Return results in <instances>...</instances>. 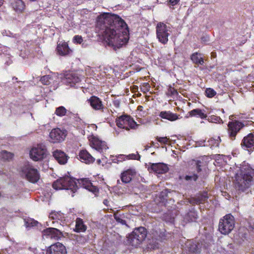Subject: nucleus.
<instances>
[{
	"label": "nucleus",
	"instance_id": "nucleus-1",
	"mask_svg": "<svg viewBox=\"0 0 254 254\" xmlns=\"http://www.w3.org/2000/svg\"><path fill=\"white\" fill-rule=\"evenodd\" d=\"M96 27L108 45L117 49L125 46L129 39V28L120 16L103 13L97 18Z\"/></svg>",
	"mask_w": 254,
	"mask_h": 254
},
{
	"label": "nucleus",
	"instance_id": "nucleus-2",
	"mask_svg": "<svg viewBox=\"0 0 254 254\" xmlns=\"http://www.w3.org/2000/svg\"><path fill=\"white\" fill-rule=\"evenodd\" d=\"M235 188L239 192L248 191L254 184V169L250 164L243 162L235 174L233 181Z\"/></svg>",
	"mask_w": 254,
	"mask_h": 254
},
{
	"label": "nucleus",
	"instance_id": "nucleus-3",
	"mask_svg": "<svg viewBox=\"0 0 254 254\" xmlns=\"http://www.w3.org/2000/svg\"><path fill=\"white\" fill-rule=\"evenodd\" d=\"M147 235V231L145 228H136L127 237V243L129 245L137 248L145 240Z\"/></svg>",
	"mask_w": 254,
	"mask_h": 254
},
{
	"label": "nucleus",
	"instance_id": "nucleus-4",
	"mask_svg": "<svg viewBox=\"0 0 254 254\" xmlns=\"http://www.w3.org/2000/svg\"><path fill=\"white\" fill-rule=\"evenodd\" d=\"M53 188L56 190H70L72 193H74L78 189L77 183L73 179L68 176L60 178L53 184Z\"/></svg>",
	"mask_w": 254,
	"mask_h": 254
},
{
	"label": "nucleus",
	"instance_id": "nucleus-5",
	"mask_svg": "<svg viewBox=\"0 0 254 254\" xmlns=\"http://www.w3.org/2000/svg\"><path fill=\"white\" fill-rule=\"evenodd\" d=\"M235 226V219L231 214H227L221 218L218 225L219 231L223 235L229 234Z\"/></svg>",
	"mask_w": 254,
	"mask_h": 254
},
{
	"label": "nucleus",
	"instance_id": "nucleus-6",
	"mask_svg": "<svg viewBox=\"0 0 254 254\" xmlns=\"http://www.w3.org/2000/svg\"><path fill=\"white\" fill-rule=\"evenodd\" d=\"M116 123L118 127L127 130L136 129L139 126L134 119L128 115H123L118 117L116 120Z\"/></svg>",
	"mask_w": 254,
	"mask_h": 254
},
{
	"label": "nucleus",
	"instance_id": "nucleus-7",
	"mask_svg": "<svg viewBox=\"0 0 254 254\" xmlns=\"http://www.w3.org/2000/svg\"><path fill=\"white\" fill-rule=\"evenodd\" d=\"M244 127V123L240 121L233 120L229 122L227 129L229 138L232 141L235 140L237 135Z\"/></svg>",
	"mask_w": 254,
	"mask_h": 254
},
{
	"label": "nucleus",
	"instance_id": "nucleus-8",
	"mask_svg": "<svg viewBox=\"0 0 254 254\" xmlns=\"http://www.w3.org/2000/svg\"><path fill=\"white\" fill-rule=\"evenodd\" d=\"M170 29V27L163 22H160L156 25V37L159 42L163 45L166 44L168 42Z\"/></svg>",
	"mask_w": 254,
	"mask_h": 254
},
{
	"label": "nucleus",
	"instance_id": "nucleus-9",
	"mask_svg": "<svg viewBox=\"0 0 254 254\" xmlns=\"http://www.w3.org/2000/svg\"><path fill=\"white\" fill-rule=\"evenodd\" d=\"M47 152L46 146L43 144H39L31 149L29 155L30 158L33 161H38L46 157Z\"/></svg>",
	"mask_w": 254,
	"mask_h": 254
},
{
	"label": "nucleus",
	"instance_id": "nucleus-10",
	"mask_svg": "<svg viewBox=\"0 0 254 254\" xmlns=\"http://www.w3.org/2000/svg\"><path fill=\"white\" fill-rule=\"evenodd\" d=\"M21 171L25 175L26 179L32 183H36L40 179L39 171L30 165L24 166Z\"/></svg>",
	"mask_w": 254,
	"mask_h": 254
},
{
	"label": "nucleus",
	"instance_id": "nucleus-11",
	"mask_svg": "<svg viewBox=\"0 0 254 254\" xmlns=\"http://www.w3.org/2000/svg\"><path fill=\"white\" fill-rule=\"evenodd\" d=\"M89 141L92 148L101 153H104L109 149V147L105 141L100 139L95 136L92 135L89 137Z\"/></svg>",
	"mask_w": 254,
	"mask_h": 254
},
{
	"label": "nucleus",
	"instance_id": "nucleus-12",
	"mask_svg": "<svg viewBox=\"0 0 254 254\" xmlns=\"http://www.w3.org/2000/svg\"><path fill=\"white\" fill-rule=\"evenodd\" d=\"M81 81L80 75L76 72H69L65 74L63 82L66 85L74 87Z\"/></svg>",
	"mask_w": 254,
	"mask_h": 254
},
{
	"label": "nucleus",
	"instance_id": "nucleus-13",
	"mask_svg": "<svg viewBox=\"0 0 254 254\" xmlns=\"http://www.w3.org/2000/svg\"><path fill=\"white\" fill-rule=\"evenodd\" d=\"M241 146L249 152L254 150V132L249 133L243 137Z\"/></svg>",
	"mask_w": 254,
	"mask_h": 254
},
{
	"label": "nucleus",
	"instance_id": "nucleus-14",
	"mask_svg": "<svg viewBox=\"0 0 254 254\" xmlns=\"http://www.w3.org/2000/svg\"><path fill=\"white\" fill-rule=\"evenodd\" d=\"M86 102L94 110L103 112L105 106L102 100L98 97L92 95L87 100Z\"/></svg>",
	"mask_w": 254,
	"mask_h": 254
},
{
	"label": "nucleus",
	"instance_id": "nucleus-15",
	"mask_svg": "<svg viewBox=\"0 0 254 254\" xmlns=\"http://www.w3.org/2000/svg\"><path fill=\"white\" fill-rule=\"evenodd\" d=\"M66 135L65 132L60 128H54L50 132V141L53 143L63 141L65 139Z\"/></svg>",
	"mask_w": 254,
	"mask_h": 254
},
{
	"label": "nucleus",
	"instance_id": "nucleus-16",
	"mask_svg": "<svg viewBox=\"0 0 254 254\" xmlns=\"http://www.w3.org/2000/svg\"><path fill=\"white\" fill-rule=\"evenodd\" d=\"M42 235L47 238L59 240L63 237L62 232L60 230L52 227L47 228L42 231Z\"/></svg>",
	"mask_w": 254,
	"mask_h": 254
},
{
	"label": "nucleus",
	"instance_id": "nucleus-17",
	"mask_svg": "<svg viewBox=\"0 0 254 254\" xmlns=\"http://www.w3.org/2000/svg\"><path fill=\"white\" fill-rule=\"evenodd\" d=\"M79 186L92 192L95 196L99 193V189L97 186L93 185L88 178H82L77 180Z\"/></svg>",
	"mask_w": 254,
	"mask_h": 254
},
{
	"label": "nucleus",
	"instance_id": "nucleus-18",
	"mask_svg": "<svg viewBox=\"0 0 254 254\" xmlns=\"http://www.w3.org/2000/svg\"><path fill=\"white\" fill-rule=\"evenodd\" d=\"M46 254H66V250L64 245L57 242L48 248Z\"/></svg>",
	"mask_w": 254,
	"mask_h": 254
},
{
	"label": "nucleus",
	"instance_id": "nucleus-19",
	"mask_svg": "<svg viewBox=\"0 0 254 254\" xmlns=\"http://www.w3.org/2000/svg\"><path fill=\"white\" fill-rule=\"evenodd\" d=\"M56 51L57 54L62 56H66L72 53V50L69 47L68 44L65 41L58 43Z\"/></svg>",
	"mask_w": 254,
	"mask_h": 254
},
{
	"label": "nucleus",
	"instance_id": "nucleus-20",
	"mask_svg": "<svg viewBox=\"0 0 254 254\" xmlns=\"http://www.w3.org/2000/svg\"><path fill=\"white\" fill-rule=\"evenodd\" d=\"M78 159L82 162L87 164L93 163L95 161V158L86 150H81L78 155Z\"/></svg>",
	"mask_w": 254,
	"mask_h": 254
},
{
	"label": "nucleus",
	"instance_id": "nucleus-21",
	"mask_svg": "<svg viewBox=\"0 0 254 254\" xmlns=\"http://www.w3.org/2000/svg\"><path fill=\"white\" fill-rule=\"evenodd\" d=\"M135 175L136 171L134 169H128L121 173L120 178L123 183L127 184L132 180Z\"/></svg>",
	"mask_w": 254,
	"mask_h": 254
},
{
	"label": "nucleus",
	"instance_id": "nucleus-22",
	"mask_svg": "<svg viewBox=\"0 0 254 254\" xmlns=\"http://www.w3.org/2000/svg\"><path fill=\"white\" fill-rule=\"evenodd\" d=\"M150 169L151 171L159 174L166 173L169 170L167 165L163 163H152Z\"/></svg>",
	"mask_w": 254,
	"mask_h": 254
},
{
	"label": "nucleus",
	"instance_id": "nucleus-23",
	"mask_svg": "<svg viewBox=\"0 0 254 254\" xmlns=\"http://www.w3.org/2000/svg\"><path fill=\"white\" fill-rule=\"evenodd\" d=\"M53 156L56 161L61 165L66 164L69 158L64 151L58 149L53 152Z\"/></svg>",
	"mask_w": 254,
	"mask_h": 254
},
{
	"label": "nucleus",
	"instance_id": "nucleus-24",
	"mask_svg": "<svg viewBox=\"0 0 254 254\" xmlns=\"http://www.w3.org/2000/svg\"><path fill=\"white\" fill-rule=\"evenodd\" d=\"M161 118L167 120L171 122L175 121L180 119V115L173 113L170 111H163L159 113L158 115Z\"/></svg>",
	"mask_w": 254,
	"mask_h": 254
},
{
	"label": "nucleus",
	"instance_id": "nucleus-25",
	"mask_svg": "<svg viewBox=\"0 0 254 254\" xmlns=\"http://www.w3.org/2000/svg\"><path fill=\"white\" fill-rule=\"evenodd\" d=\"M192 117H196L201 119H204L207 117V116L206 114L204 113V111L200 109L197 108L193 109L189 112L187 115L185 116L186 118Z\"/></svg>",
	"mask_w": 254,
	"mask_h": 254
},
{
	"label": "nucleus",
	"instance_id": "nucleus-26",
	"mask_svg": "<svg viewBox=\"0 0 254 254\" xmlns=\"http://www.w3.org/2000/svg\"><path fill=\"white\" fill-rule=\"evenodd\" d=\"M10 5L17 12H22L25 7L24 2L22 0H10Z\"/></svg>",
	"mask_w": 254,
	"mask_h": 254
},
{
	"label": "nucleus",
	"instance_id": "nucleus-27",
	"mask_svg": "<svg viewBox=\"0 0 254 254\" xmlns=\"http://www.w3.org/2000/svg\"><path fill=\"white\" fill-rule=\"evenodd\" d=\"M190 60L192 63L198 66L203 65L204 62L202 54L198 52H194L190 55Z\"/></svg>",
	"mask_w": 254,
	"mask_h": 254
},
{
	"label": "nucleus",
	"instance_id": "nucleus-28",
	"mask_svg": "<svg viewBox=\"0 0 254 254\" xmlns=\"http://www.w3.org/2000/svg\"><path fill=\"white\" fill-rule=\"evenodd\" d=\"M87 229V226L84 224L83 220L80 218H77L75 220L74 231L77 233L84 232Z\"/></svg>",
	"mask_w": 254,
	"mask_h": 254
},
{
	"label": "nucleus",
	"instance_id": "nucleus-29",
	"mask_svg": "<svg viewBox=\"0 0 254 254\" xmlns=\"http://www.w3.org/2000/svg\"><path fill=\"white\" fill-rule=\"evenodd\" d=\"M208 198V197L207 196V193H205L203 194H200L195 198H192L191 202L195 203L196 204L203 203L207 201Z\"/></svg>",
	"mask_w": 254,
	"mask_h": 254
},
{
	"label": "nucleus",
	"instance_id": "nucleus-30",
	"mask_svg": "<svg viewBox=\"0 0 254 254\" xmlns=\"http://www.w3.org/2000/svg\"><path fill=\"white\" fill-rule=\"evenodd\" d=\"M196 166V169L197 173L200 172L207 165L206 162L203 159L193 160Z\"/></svg>",
	"mask_w": 254,
	"mask_h": 254
},
{
	"label": "nucleus",
	"instance_id": "nucleus-31",
	"mask_svg": "<svg viewBox=\"0 0 254 254\" xmlns=\"http://www.w3.org/2000/svg\"><path fill=\"white\" fill-rule=\"evenodd\" d=\"M221 142V139L219 136L217 138H210L206 142L205 145L209 146L211 148L219 146Z\"/></svg>",
	"mask_w": 254,
	"mask_h": 254
},
{
	"label": "nucleus",
	"instance_id": "nucleus-32",
	"mask_svg": "<svg viewBox=\"0 0 254 254\" xmlns=\"http://www.w3.org/2000/svg\"><path fill=\"white\" fill-rule=\"evenodd\" d=\"M0 157L3 161H10L13 157V154L5 150H2L0 152Z\"/></svg>",
	"mask_w": 254,
	"mask_h": 254
},
{
	"label": "nucleus",
	"instance_id": "nucleus-33",
	"mask_svg": "<svg viewBox=\"0 0 254 254\" xmlns=\"http://www.w3.org/2000/svg\"><path fill=\"white\" fill-rule=\"evenodd\" d=\"M63 217V214L60 212H52L50 213L49 218L52 220H61Z\"/></svg>",
	"mask_w": 254,
	"mask_h": 254
},
{
	"label": "nucleus",
	"instance_id": "nucleus-34",
	"mask_svg": "<svg viewBox=\"0 0 254 254\" xmlns=\"http://www.w3.org/2000/svg\"><path fill=\"white\" fill-rule=\"evenodd\" d=\"M185 219L189 222L195 221L197 219V215L194 211H190L187 213Z\"/></svg>",
	"mask_w": 254,
	"mask_h": 254
},
{
	"label": "nucleus",
	"instance_id": "nucleus-35",
	"mask_svg": "<svg viewBox=\"0 0 254 254\" xmlns=\"http://www.w3.org/2000/svg\"><path fill=\"white\" fill-rule=\"evenodd\" d=\"M166 95L169 97L177 96L178 95V92L177 89L170 85L168 86Z\"/></svg>",
	"mask_w": 254,
	"mask_h": 254
},
{
	"label": "nucleus",
	"instance_id": "nucleus-36",
	"mask_svg": "<svg viewBox=\"0 0 254 254\" xmlns=\"http://www.w3.org/2000/svg\"><path fill=\"white\" fill-rule=\"evenodd\" d=\"M207 120L209 122L214 123H222L223 121L221 118L219 116L211 115L208 117Z\"/></svg>",
	"mask_w": 254,
	"mask_h": 254
},
{
	"label": "nucleus",
	"instance_id": "nucleus-37",
	"mask_svg": "<svg viewBox=\"0 0 254 254\" xmlns=\"http://www.w3.org/2000/svg\"><path fill=\"white\" fill-rule=\"evenodd\" d=\"M55 113L59 117H63L65 115L66 109L64 106H60L56 108Z\"/></svg>",
	"mask_w": 254,
	"mask_h": 254
},
{
	"label": "nucleus",
	"instance_id": "nucleus-38",
	"mask_svg": "<svg viewBox=\"0 0 254 254\" xmlns=\"http://www.w3.org/2000/svg\"><path fill=\"white\" fill-rule=\"evenodd\" d=\"M205 93V95L208 98H212L216 94V92L211 88H206Z\"/></svg>",
	"mask_w": 254,
	"mask_h": 254
},
{
	"label": "nucleus",
	"instance_id": "nucleus-39",
	"mask_svg": "<svg viewBox=\"0 0 254 254\" xmlns=\"http://www.w3.org/2000/svg\"><path fill=\"white\" fill-rule=\"evenodd\" d=\"M25 223L27 227H31L36 226L38 222L33 219H29L25 221Z\"/></svg>",
	"mask_w": 254,
	"mask_h": 254
},
{
	"label": "nucleus",
	"instance_id": "nucleus-40",
	"mask_svg": "<svg viewBox=\"0 0 254 254\" xmlns=\"http://www.w3.org/2000/svg\"><path fill=\"white\" fill-rule=\"evenodd\" d=\"M150 86L148 83H144L140 87L141 91L145 93L149 91Z\"/></svg>",
	"mask_w": 254,
	"mask_h": 254
},
{
	"label": "nucleus",
	"instance_id": "nucleus-41",
	"mask_svg": "<svg viewBox=\"0 0 254 254\" xmlns=\"http://www.w3.org/2000/svg\"><path fill=\"white\" fill-rule=\"evenodd\" d=\"M198 179V176L195 174H193L191 175H186L185 177V179L186 181H196Z\"/></svg>",
	"mask_w": 254,
	"mask_h": 254
},
{
	"label": "nucleus",
	"instance_id": "nucleus-42",
	"mask_svg": "<svg viewBox=\"0 0 254 254\" xmlns=\"http://www.w3.org/2000/svg\"><path fill=\"white\" fill-rule=\"evenodd\" d=\"M50 77L49 75H45L41 77L40 81L45 85H49L50 83Z\"/></svg>",
	"mask_w": 254,
	"mask_h": 254
},
{
	"label": "nucleus",
	"instance_id": "nucleus-43",
	"mask_svg": "<svg viewBox=\"0 0 254 254\" xmlns=\"http://www.w3.org/2000/svg\"><path fill=\"white\" fill-rule=\"evenodd\" d=\"M156 140L161 143L167 144L168 143L169 139L167 137H158L156 138Z\"/></svg>",
	"mask_w": 254,
	"mask_h": 254
},
{
	"label": "nucleus",
	"instance_id": "nucleus-44",
	"mask_svg": "<svg viewBox=\"0 0 254 254\" xmlns=\"http://www.w3.org/2000/svg\"><path fill=\"white\" fill-rule=\"evenodd\" d=\"M83 41V40L81 36L75 35L73 37V42L75 43L81 44Z\"/></svg>",
	"mask_w": 254,
	"mask_h": 254
},
{
	"label": "nucleus",
	"instance_id": "nucleus-45",
	"mask_svg": "<svg viewBox=\"0 0 254 254\" xmlns=\"http://www.w3.org/2000/svg\"><path fill=\"white\" fill-rule=\"evenodd\" d=\"M114 218L117 222L118 223H120L123 225H126V220L121 218L119 216H118L116 214L114 215Z\"/></svg>",
	"mask_w": 254,
	"mask_h": 254
},
{
	"label": "nucleus",
	"instance_id": "nucleus-46",
	"mask_svg": "<svg viewBox=\"0 0 254 254\" xmlns=\"http://www.w3.org/2000/svg\"><path fill=\"white\" fill-rule=\"evenodd\" d=\"M157 246H158V243H157L156 242H155L152 244H151V243H149L147 245V248L148 249L154 250V249H156V248H157V247H158Z\"/></svg>",
	"mask_w": 254,
	"mask_h": 254
},
{
	"label": "nucleus",
	"instance_id": "nucleus-47",
	"mask_svg": "<svg viewBox=\"0 0 254 254\" xmlns=\"http://www.w3.org/2000/svg\"><path fill=\"white\" fill-rule=\"evenodd\" d=\"M113 158L112 159V161L113 163L118 164L119 162H122V160L119 159L118 156H113Z\"/></svg>",
	"mask_w": 254,
	"mask_h": 254
},
{
	"label": "nucleus",
	"instance_id": "nucleus-48",
	"mask_svg": "<svg viewBox=\"0 0 254 254\" xmlns=\"http://www.w3.org/2000/svg\"><path fill=\"white\" fill-rule=\"evenodd\" d=\"M169 1L172 6H174L179 3L180 0H169Z\"/></svg>",
	"mask_w": 254,
	"mask_h": 254
},
{
	"label": "nucleus",
	"instance_id": "nucleus-49",
	"mask_svg": "<svg viewBox=\"0 0 254 254\" xmlns=\"http://www.w3.org/2000/svg\"><path fill=\"white\" fill-rule=\"evenodd\" d=\"M113 105L116 108H119L120 105V102L118 100H116L113 101Z\"/></svg>",
	"mask_w": 254,
	"mask_h": 254
},
{
	"label": "nucleus",
	"instance_id": "nucleus-50",
	"mask_svg": "<svg viewBox=\"0 0 254 254\" xmlns=\"http://www.w3.org/2000/svg\"><path fill=\"white\" fill-rule=\"evenodd\" d=\"M118 156V158H119V159L120 160H122V161L123 160H125V157L124 155H119Z\"/></svg>",
	"mask_w": 254,
	"mask_h": 254
},
{
	"label": "nucleus",
	"instance_id": "nucleus-51",
	"mask_svg": "<svg viewBox=\"0 0 254 254\" xmlns=\"http://www.w3.org/2000/svg\"><path fill=\"white\" fill-rule=\"evenodd\" d=\"M108 202V201L107 199H104V201H103V203L106 205H107V203Z\"/></svg>",
	"mask_w": 254,
	"mask_h": 254
},
{
	"label": "nucleus",
	"instance_id": "nucleus-52",
	"mask_svg": "<svg viewBox=\"0 0 254 254\" xmlns=\"http://www.w3.org/2000/svg\"><path fill=\"white\" fill-rule=\"evenodd\" d=\"M4 0H0V7L3 4Z\"/></svg>",
	"mask_w": 254,
	"mask_h": 254
},
{
	"label": "nucleus",
	"instance_id": "nucleus-53",
	"mask_svg": "<svg viewBox=\"0 0 254 254\" xmlns=\"http://www.w3.org/2000/svg\"><path fill=\"white\" fill-rule=\"evenodd\" d=\"M132 156H133V157L131 158V159H136V158H135V155H134V154H132Z\"/></svg>",
	"mask_w": 254,
	"mask_h": 254
},
{
	"label": "nucleus",
	"instance_id": "nucleus-54",
	"mask_svg": "<svg viewBox=\"0 0 254 254\" xmlns=\"http://www.w3.org/2000/svg\"><path fill=\"white\" fill-rule=\"evenodd\" d=\"M141 108H142V106H138V110H139V109H141Z\"/></svg>",
	"mask_w": 254,
	"mask_h": 254
},
{
	"label": "nucleus",
	"instance_id": "nucleus-55",
	"mask_svg": "<svg viewBox=\"0 0 254 254\" xmlns=\"http://www.w3.org/2000/svg\"><path fill=\"white\" fill-rule=\"evenodd\" d=\"M141 108H142V106H138V110H139V109H141Z\"/></svg>",
	"mask_w": 254,
	"mask_h": 254
},
{
	"label": "nucleus",
	"instance_id": "nucleus-56",
	"mask_svg": "<svg viewBox=\"0 0 254 254\" xmlns=\"http://www.w3.org/2000/svg\"><path fill=\"white\" fill-rule=\"evenodd\" d=\"M100 162H101L100 160H98V162L99 164L100 163Z\"/></svg>",
	"mask_w": 254,
	"mask_h": 254
},
{
	"label": "nucleus",
	"instance_id": "nucleus-57",
	"mask_svg": "<svg viewBox=\"0 0 254 254\" xmlns=\"http://www.w3.org/2000/svg\"><path fill=\"white\" fill-rule=\"evenodd\" d=\"M53 224H55V221H53Z\"/></svg>",
	"mask_w": 254,
	"mask_h": 254
}]
</instances>
